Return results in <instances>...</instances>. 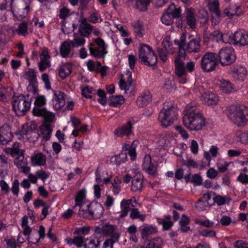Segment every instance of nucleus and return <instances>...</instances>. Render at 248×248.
Returning <instances> with one entry per match:
<instances>
[{"label": "nucleus", "mask_w": 248, "mask_h": 248, "mask_svg": "<svg viewBox=\"0 0 248 248\" xmlns=\"http://www.w3.org/2000/svg\"><path fill=\"white\" fill-rule=\"evenodd\" d=\"M72 65L70 63H66L62 65L59 69V76L62 79L68 76L72 72Z\"/></svg>", "instance_id": "36"}, {"label": "nucleus", "mask_w": 248, "mask_h": 248, "mask_svg": "<svg viewBox=\"0 0 248 248\" xmlns=\"http://www.w3.org/2000/svg\"><path fill=\"white\" fill-rule=\"evenodd\" d=\"M143 180L142 174L140 172L136 173L132 180L131 191L134 192L140 191L143 187Z\"/></svg>", "instance_id": "24"}, {"label": "nucleus", "mask_w": 248, "mask_h": 248, "mask_svg": "<svg viewBox=\"0 0 248 248\" xmlns=\"http://www.w3.org/2000/svg\"><path fill=\"white\" fill-rule=\"evenodd\" d=\"M46 103V99L44 95H40L36 96L32 113L34 116L43 117L46 121L50 123L53 121L55 115L52 112L47 110L44 107Z\"/></svg>", "instance_id": "4"}, {"label": "nucleus", "mask_w": 248, "mask_h": 248, "mask_svg": "<svg viewBox=\"0 0 248 248\" xmlns=\"http://www.w3.org/2000/svg\"><path fill=\"white\" fill-rule=\"evenodd\" d=\"M184 58L185 55L182 57L179 55V57L175 60V73L179 78V82L182 84H184L186 81V73L183 62Z\"/></svg>", "instance_id": "13"}, {"label": "nucleus", "mask_w": 248, "mask_h": 248, "mask_svg": "<svg viewBox=\"0 0 248 248\" xmlns=\"http://www.w3.org/2000/svg\"><path fill=\"white\" fill-rule=\"evenodd\" d=\"M132 133V125L130 121H128L125 124L119 127L114 131L115 135L119 137H123L124 136H128Z\"/></svg>", "instance_id": "26"}, {"label": "nucleus", "mask_w": 248, "mask_h": 248, "mask_svg": "<svg viewBox=\"0 0 248 248\" xmlns=\"http://www.w3.org/2000/svg\"><path fill=\"white\" fill-rule=\"evenodd\" d=\"M228 118L238 126H243L248 121V110L244 106H232L227 108Z\"/></svg>", "instance_id": "3"}, {"label": "nucleus", "mask_w": 248, "mask_h": 248, "mask_svg": "<svg viewBox=\"0 0 248 248\" xmlns=\"http://www.w3.org/2000/svg\"><path fill=\"white\" fill-rule=\"evenodd\" d=\"M84 211L86 216H100L103 213L104 208L101 204L93 202L86 205Z\"/></svg>", "instance_id": "15"}, {"label": "nucleus", "mask_w": 248, "mask_h": 248, "mask_svg": "<svg viewBox=\"0 0 248 248\" xmlns=\"http://www.w3.org/2000/svg\"><path fill=\"white\" fill-rule=\"evenodd\" d=\"M239 7L236 5H231L226 7L223 12V15L225 16L232 18L234 16H238V10Z\"/></svg>", "instance_id": "40"}, {"label": "nucleus", "mask_w": 248, "mask_h": 248, "mask_svg": "<svg viewBox=\"0 0 248 248\" xmlns=\"http://www.w3.org/2000/svg\"><path fill=\"white\" fill-rule=\"evenodd\" d=\"M33 220L30 222L28 218H22L21 226L23 231L24 235L27 236V240L29 243L37 244L41 239L38 235L37 231L32 232V228L31 226Z\"/></svg>", "instance_id": "8"}, {"label": "nucleus", "mask_w": 248, "mask_h": 248, "mask_svg": "<svg viewBox=\"0 0 248 248\" xmlns=\"http://www.w3.org/2000/svg\"><path fill=\"white\" fill-rule=\"evenodd\" d=\"M14 0H11L10 9L14 16H17L21 19L24 18L27 15L30 9L28 5L26 6H17L14 4Z\"/></svg>", "instance_id": "19"}, {"label": "nucleus", "mask_w": 248, "mask_h": 248, "mask_svg": "<svg viewBox=\"0 0 248 248\" xmlns=\"http://www.w3.org/2000/svg\"><path fill=\"white\" fill-rule=\"evenodd\" d=\"M248 44V35L244 31H238L234 32V43L233 45L246 46Z\"/></svg>", "instance_id": "29"}, {"label": "nucleus", "mask_w": 248, "mask_h": 248, "mask_svg": "<svg viewBox=\"0 0 248 248\" xmlns=\"http://www.w3.org/2000/svg\"><path fill=\"white\" fill-rule=\"evenodd\" d=\"M220 64L222 66H227L235 62L236 56L234 49L231 46L221 48L218 54Z\"/></svg>", "instance_id": "10"}, {"label": "nucleus", "mask_w": 248, "mask_h": 248, "mask_svg": "<svg viewBox=\"0 0 248 248\" xmlns=\"http://www.w3.org/2000/svg\"><path fill=\"white\" fill-rule=\"evenodd\" d=\"M216 54L213 52L206 53L201 60V67L204 72H210L215 69L217 65Z\"/></svg>", "instance_id": "9"}, {"label": "nucleus", "mask_w": 248, "mask_h": 248, "mask_svg": "<svg viewBox=\"0 0 248 248\" xmlns=\"http://www.w3.org/2000/svg\"><path fill=\"white\" fill-rule=\"evenodd\" d=\"M119 87L121 90H124V93L128 96L132 94L133 86L132 85V74L129 70H126L119 82Z\"/></svg>", "instance_id": "12"}, {"label": "nucleus", "mask_w": 248, "mask_h": 248, "mask_svg": "<svg viewBox=\"0 0 248 248\" xmlns=\"http://www.w3.org/2000/svg\"><path fill=\"white\" fill-rule=\"evenodd\" d=\"M177 109L170 102H166L158 114V120L161 125L165 127L172 124L177 119Z\"/></svg>", "instance_id": "2"}, {"label": "nucleus", "mask_w": 248, "mask_h": 248, "mask_svg": "<svg viewBox=\"0 0 248 248\" xmlns=\"http://www.w3.org/2000/svg\"><path fill=\"white\" fill-rule=\"evenodd\" d=\"M201 40L199 38L192 39L188 43L186 49L189 52H198L201 49Z\"/></svg>", "instance_id": "32"}, {"label": "nucleus", "mask_w": 248, "mask_h": 248, "mask_svg": "<svg viewBox=\"0 0 248 248\" xmlns=\"http://www.w3.org/2000/svg\"><path fill=\"white\" fill-rule=\"evenodd\" d=\"M134 32L140 37L143 36L144 33V29L142 25L139 23H136L134 26Z\"/></svg>", "instance_id": "63"}, {"label": "nucleus", "mask_w": 248, "mask_h": 248, "mask_svg": "<svg viewBox=\"0 0 248 248\" xmlns=\"http://www.w3.org/2000/svg\"><path fill=\"white\" fill-rule=\"evenodd\" d=\"M207 5L211 14L212 24L214 25L218 24L221 19L219 1L218 0H213L208 2Z\"/></svg>", "instance_id": "14"}, {"label": "nucleus", "mask_w": 248, "mask_h": 248, "mask_svg": "<svg viewBox=\"0 0 248 248\" xmlns=\"http://www.w3.org/2000/svg\"><path fill=\"white\" fill-rule=\"evenodd\" d=\"M162 45L166 51L168 53L173 54L175 51L172 46V44L170 42L169 37H166L164 39Z\"/></svg>", "instance_id": "53"}, {"label": "nucleus", "mask_w": 248, "mask_h": 248, "mask_svg": "<svg viewBox=\"0 0 248 248\" xmlns=\"http://www.w3.org/2000/svg\"><path fill=\"white\" fill-rule=\"evenodd\" d=\"M214 35L218 36L220 40L225 43L233 44L234 43V33L228 32L226 33L222 34L220 32L217 31H215Z\"/></svg>", "instance_id": "35"}, {"label": "nucleus", "mask_w": 248, "mask_h": 248, "mask_svg": "<svg viewBox=\"0 0 248 248\" xmlns=\"http://www.w3.org/2000/svg\"><path fill=\"white\" fill-rule=\"evenodd\" d=\"M142 237L144 239L148 236L157 233V228L153 225H147L143 226L140 230Z\"/></svg>", "instance_id": "37"}, {"label": "nucleus", "mask_w": 248, "mask_h": 248, "mask_svg": "<svg viewBox=\"0 0 248 248\" xmlns=\"http://www.w3.org/2000/svg\"><path fill=\"white\" fill-rule=\"evenodd\" d=\"M62 30L64 33L69 34L74 31V24L67 23L65 20H62Z\"/></svg>", "instance_id": "56"}, {"label": "nucleus", "mask_w": 248, "mask_h": 248, "mask_svg": "<svg viewBox=\"0 0 248 248\" xmlns=\"http://www.w3.org/2000/svg\"><path fill=\"white\" fill-rule=\"evenodd\" d=\"M100 241L96 234H93L84 240V248H96L100 245Z\"/></svg>", "instance_id": "34"}, {"label": "nucleus", "mask_w": 248, "mask_h": 248, "mask_svg": "<svg viewBox=\"0 0 248 248\" xmlns=\"http://www.w3.org/2000/svg\"><path fill=\"white\" fill-rule=\"evenodd\" d=\"M40 62L38 63L40 72H44L51 66L50 56L47 48H44L40 55Z\"/></svg>", "instance_id": "17"}, {"label": "nucleus", "mask_w": 248, "mask_h": 248, "mask_svg": "<svg viewBox=\"0 0 248 248\" xmlns=\"http://www.w3.org/2000/svg\"><path fill=\"white\" fill-rule=\"evenodd\" d=\"M31 100L28 96L20 95L13 98L12 106L17 115L25 114L31 108Z\"/></svg>", "instance_id": "6"}, {"label": "nucleus", "mask_w": 248, "mask_h": 248, "mask_svg": "<svg viewBox=\"0 0 248 248\" xmlns=\"http://www.w3.org/2000/svg\"><path fill=\"white\" fill-rule=\"evenodd\" d=\"M40 130L43 139L46 140H49L52 131V129L50 126L43 125L41 127Z\"/></svg>", "instance_id": "52"}, {"label": "nucleus", "mask_w": 248, "mask_h": 248, "mask_svg": "<svg viewBox=\"0 0 248 248\" xmlns=\"http://www.w3.org/2000/svg\"><path fill=\"white\" fill-rule=\"evenodd\" d=\"M121 180L118 177H115L112 182V192L114 195H117L121 190Z\"/></svg>", "instance_id": "49"}, {"label": "nucleus", "mask_w": 248, "mask_h": 248, "mask_svg": "<svg viewBox=\"0 0 248 248\" xmlns=\"http://www.w3.org/2000/svg\"><path fill=\"white\" fill-rule=\"evenodd\" d=\"M65 104V94L59 91H53L52 99V105L55 110H59L64 107Z\"/></svg>", "instance_id": "16"}, {"label": "nucleus", "mask_w": 248, "mask_h": 248, "mask_svg": "<svg viewBox=\"0 0 248 248\" xmlns=\"http://www.w3.org/2000/svg\"><path fill=\"white\" fill-rule=\"evenodd\" d=\"M36 174L37 175L38 179H41L44 182L49 177L50 173L40 169L36 171Z\"/></svg>", "instance_id": "61"}, {"label": "nucleus", "mask_w": 248, "mask_h": 248, "mask_svg": "<svg viewBox=\"0 0 248 248\" xmlns=\"http://www.w3.org/2000/svg\"><path fill=\"white\" fill-rule=\"evenodd\" d=\"M181 11L180 7L176 8L174 4H170L163 13L161 19L166 25H170L173 22V18L180 16Z\"/></svg>", "instance_id": "11"}, {"label": "nucleus", "mask_w": 248, "mask_h": 248, "mask_svg": "<svg viewBox=\"0 0 248 248\" xmlns=\"http://www.w3.org/2000/svg\"><path fill=\"white\" fill-rule=\"evenodd\" d=\"M28 28L27 23L23 21L19 24L17 28L14 32L23 36H26L28 34Z\"/></svg>", "instance_id": "45"}, {"label": "nucleus", "mask_w": 248, "mask_h": 248, "mask_svg": "<svg viewBox=\"0 0 248 248\" xmlns=\"http://www.w3.org/2000/svg\"><path fill=\"white\" fill-rule=\"evenodd\" d=\"M200 98L203 103L208 106L216 105L218 101L217 94L209 92L201 94Z\"/></svg>", "instance_id": "25"}, {"label": "nucleus", "mask_w": 248, "mask_h": 248, "mask_svg": "<svg viewBox=\"0 0 248 248\" xmlns=\"http://www.w3.org/2000/svg\"><path fill=\"white\" fill-rule=\"evenodd\" d=\"M103 234L110 236L111 237H112L115 233L120 234L117 231L116 226L108 224L103 227Z\"/></svg>", "instance_id": "44"}, {"label": "nucleus", "mask_w": 248, "mask_h": 248, "mask_svg": "<svg viewBox=\"0 0 248 248\" xmlns=\"http://www.w3.org/2000/svg\"><path fill=\"white\" fill-rule=\"evenodd\" d=\"M229 73L235 80H243L247 75V70L245 67L235 65L231 68Z\"/></svg>", "instance_id": "18"}, {"label": "nucleus", "mask_w": 248, "mask_h": 248, "mask_svg": "<svg viewBox=\"0 0 248 248\" xmlns=\"http://www.w3.org/2000/svg\"><path fill=\"white\" fill-rule=\"evenodd\" d=\"M24 151L19 149V144L15 142L13 144L11 149V155L12 157H15L20 155H24Z\"/></svg>", "instance_id": "54"}, {"label": "nucleus", "mask_w": 248, "mask_h": 248, "mask_svg": "<svg viewBox=\"0 0 248 248\" xmlns=\"http://www.w3.org/2000/svg\"><path fill=\"white\" fill-rule=\"evenodd\" d=\"M93 30V27L87 22L86 19H82L79 26L78 31L84 37H88Z\"/></svg>", "instance_id": "31"}, {"label": "nucleus", "mask_w": 248, "mask_h": 248, "mask_svg": "<svg viewBox=\"0 0 248 248\" xmlns=\"http://www.w3.org/2000/svg\"><path fill=\"white\" fill-rule=\"evenodd\" d=\"M71 46L69 41H64L62 44L60 52L62 58H67L69 56L71 52Z\"/></svg>", "instance_id": "39"}, {"label": "nucleus", "mask_w": 248, "mask_h": 248, "mask_svg": "<svg viewBox=\"0 0 248 248\" xmlns=\"http://www.w3.org/2000/svg\"><path fill=\"white\" fill-rule=\"evenodd\" d=\"M89 49L90 54L96 59H104L108 53L107 46L100 37L94 39L93 44H90Z\"/></svg>", "instance_id": "7"}, {"label": "nucleus", "mask_w": 248, "mask_h": 248, "mask_svg": "<svg viewBox=\"0 0 248 248\" xmlns=\"http://www.w3.org/2000/svg\"><path fill=\"white\" fill-rule=\"evenodd\" d=\"M139 60L148 66H154L157 63V57L152 48L145 44H140L139 47Z\"/></svg>", "instance_id": "5"}, {"label": "nucleus", "mask_w": 248, "mask_h": 248, "mask_svg": "<svg viewBox=\"0 0 248 248\" xmlns=\"http://www.w3.org/2000/svg\"><path fill=\"white\" fill-rule=\"evenodd\" d=\"M196 222L198 223L200 225L206 227H213L215 225H217V223L215 221H212L207 219L204 221L196 219Z\"/></svg>", "instance_id": "60"}, {"label": "nucleus", "mask_w": 248, "mask_h": 248, "mask_svg": "<svg viewBox=\"0 0 248 248\" xmlns=\"http://www.w3.org/2000/svg\"><path fill=\"white\" fill-rule=\"evenodd\" d=\"M182 122L185 127L191 131L201 130L205 125V118L193 103L186 105Z\"/></svg>", "instance_id": "1"}, {"label": "nucleus", "mask_w": 248, "mask_h": 248, "mask_svg": "<svg viewBox=\"0 0 248 248\" xmlns=\"http://www.w3.org/2000/svg\"><path fill=\"white\" fill-rule=\"evenodd\" d=\"M20 132L21 135L28 140L30 139L31 135L35 134L32 132L31 125L29 124H26L23 125Z\"/></svg>", "instance_id": "50"}, {"label": "nucleus", "mask_w": 248, "mask_h": 248, "mask_svg": "<svg viewBox=\"0 0 248 248\" xmlns=\"http://www.w3.org/2000/svg\"><path fill=\"white\" fill-rule=\"evenodd\" d=\"M132 200L123 199L120 203L121 211L120 212V217H125L128 215V213L131 210Z\"/></svg>", "instance_id": "33"}, {"label": "nucleus", "mask_w": 248, "mask_h": 248, "mask_svg": "<svg viewBox=\"0 0 248 248\" xmlns=\"http://www.w3.org/2000/svg\"><path fill=\"white\" fill-rule=\"evenodd\" d=\"M149 2L150 0H136L135 5L137 9L144 11L146 10Z\"/></svg>", "instance_id": "58"}, {"label": "nucleus", "mask_w": 248, "mask_h": 248, "mask_svg": "<svg viewBox=\"0 0 248 248\" xmlns=\"http://www.w3.org/2000/svg\"><path fill=\"white\" fill-rule=\"evenodd\" d=\"M183 164L188 168H197L198 167V163L191 158H187L186 160H184Z\"/></svg>", "instance_id": "64"}, {"label": "nucleus", "mask_w": 248, "mask_h": 248, "mask_svg": "<svg viewBox=\"0 0 248 248\" xmlns=\"http://www.w3.org/2000/svg\"><path fill=\"white\" fill-rule=\"evenodd\" d=\"M74 38L72 40H69L70 44L73 47H78L83 46L85 43V40L84 36L79 33H74Z\"/></svg>", "instance_id": "38"}, {"label": "nucleus", "mask_w": 248, "mask_h": 248, "mask_svg": "<svg viewBox=\"0 0 248 248\" xmlns=\"http://www.w3.org/2000/svg\"><path fill=\"white\" fill-rule=\"evenodd\" d=\"M86 191L84 189H81L79 191L76 195L75 198V206H79V210L84 211L86 208V205L89 204L85 202Z\"/></svg>", "instance_id": "28"}, {"label": "nucleus", "mask_w": 248, "mask_h": 248, "mask_svg": "<svg viewBox=\"0 0 248 248\" xmlns=\"http://www.w3.org/2000/svg\"><path fill=\"white\" fill-rule=\"evenodd\" d=\"M142 167L143 170L149 174L155 175L157 172V166L152 162L149 155L144 156Z\"/></svg>", "instance_id": "21"}, {"label": "nucleus", "mask_w": 248, "mask_h": 248, "mask_svg": "<svg viewBox=\"0 0 248 248\" xmlns=\"http://www.w3.org/2000/svg\"><path fill=\"white\" fill-rule=\"evenodd\" d=\"M12 139V134L10 126L4 124L0 127V143L3 145L7 144Z\"/></svg>", "instance_id": "22"}, {"label": "nucleus", "mask_w": 248, "mask_h": 248, "mask_svg": "<svg viewBox=\"0 0 248 248\" xmlns=\"http://www.w3.org/2000/svg\"><path fill=\"white\" fill-rule=\"evenodd\" d=\"M15 157L14 164L20 170V171L26 174L29 173L31 168L28 166L27 160L25 158L24 155H20Z\"/></svg>", "instance_id": "20"}, {"label": "nucleus", "mask_w": 248, "mask_h": 248, "mask_svg": "<svg viewBox=\"0 0 248 248\" xmlns=\"http://www.w3.org/2000/svg\"><path fill=\"white\" fill-rule=\"evenodd\" d=\"M29 84L28 87L29 91L31 92L33 94H37L38 93V82L37 80L31 81L29 82Z\"/></svg>", "instance_id": "62"}, {"label": "nucleus", "mask_w": 248, "mask_h": 248, "mask_svg": "<svg viewBox=\"0 0 248 248\" xmlns=\"http://www.w3.org/2000/svg\"><path fill=\"white\" fill-rule=\"evenodd\" d=\"M127 159V153H122L118 155L112 156L110 159L112 164L120 165L124 163Z\"/></svg>", "instance_id": "41"}, {"label": "nucleus", "mask_w": 248, "mask_h": 248, "mask_svg": "<svg viewBox=\"0 0 248 248\" xmlns=\"http://www.w3.org/2000/svg\"><path fill=\"white\" fill-rule=\"evenodd\" d=\"M46 163V156L41 152L34 153L31 157V163L33 167L45 166Z\"/></svg>", "instance_id": "23"}, {"label": "nucleus", "mask_w": 248, "mask_h": 248, "mask_svg": "<svg viewBox=\"0 0 248 248\" xmlns=\"http://www.w3.org/2000/svg\"><path fill=\"white\" fill-rule=\"evenodd\" d=\"M186 38V34L185 33H183L181 37L180 40H175L174 41L175 44L179 46V55L180 56L183 57L185 54V50L184 49L185 45V42Z\"/></svg>", "instance_id": "42"}, {"label": "nucleus", "mask_w": 248, "mask_h": 248, "mask_svg": "<svg viewBox=\"0 0 248 248\" xmlns=\"http://www.w3.org/2000/svg\"><path fill=\"white\" fill-rule=\"evenodd\" d=\"M152 96L148 91L144 92L138 97L137 104L140 108L147 106L152 101Z\"/></svg>", "instance_id": "30"}, {"label": "nucleus", "mask_w": 248, "mask_h": 248, "mask_svg": "<svg viewBox=\"0 0 248 248\" xmlns=\"http://www.w3.org/2000/svg\"><path fill=\"white\" fill-rule=\"evenodd\" d=\"M163 244L162 240L160 238H157L150 240L146 246L140 248H160Z\"/></svg>", "instance_id": "46"}, {"label": "nucleus", "mask_w": 248, "mask_h": 248, "mask_svg": "<svg viewBox=\"0 0 248 248\" xmlns=\"http://www.w3.org/2000/svg\"><path fill=\"white\" fill-rule=\"evenodd\" d=\"M229 164L230 163L226 162L223 159H218L217 163V169L221 172L226 171Z\"/></svg>", "instance_id": "57"}, {"label": "nucleus", "mask_w": 248, "mask_h": 248, "mask_svg": "<svg viewBox=\"0 0 248 248\" xmlns=\"http://www.w3.org/2000/svg\"><path fill=\"white\" fill-rule=\"evenodd\" d=\"M120 237V234H117L115 233L112 237L106 240L103 246V248H108L110 247V248H113V244L117 242Z\"/></svg>", "instance_id": "51"}, {"label": "nucleus", "mask_w": 248, "mask_h": 248, "mask_svg": "<svg viewBox=\"0 0 248 248\" xmlns=\"http://www.w3.org/2000/svg\"><path fill=\"white\" fill-rule=\"evenodd\" d=\"M124 102V98L122 95H115L111 96L109 100V105L113 107H118L122 105Z\"/></svg>", "instance_id": "47"}, {"label": "nucleus", "mask_w": 248, "mask_h": 248, "mask_svg": "<svg viewBox=\"0 0 248 248\" xmlns=\"http://www.w3.org/2000/svg\"><path fill=\"white\" fill-rule=\"evenodd\" d=\"M138 143V141H133L131 144H126L124 145V148L128 151L127 154L131 157L132 160L135 159L136 157V145Z\"/></svg>", "instance_id": "43"}, {"label": "nucleus", "mask_w": 248, "mask_h": 248, "mask_svg": "<svg viewBox=\"0 0 248 248\" xmlns=\"http://www.w3.org/2000/svg\"><path fill=\"white\" fill-rule=\"evenodd\" d=\"M186 24L192 29H194L196 27L197 18L195 11L192 8L186 9L185 12Z\"/></svg>", "instance_id": "27"}, {"label": "nucleus", "mask_w": 248, "mask_h": 248, "mask_svg": "<svg viewBox=\"0 0 248 248\" xmlns=\"http://www.w3.org/2000/svg\"><path fill=\"white\" fill-rule=\"evenodd\" d=\"M89 21L93 23L100 22L101 18L98 12L95 10L91 13L89 17Z\"/></svg>", "instance_id": "59"}, {"label": "nucleus", "mask_w": 248, "mask_h": 248, "mask_svg": "<svg viewBox=\"0 0 248 248\" xmlns=\"http://www.w3.org/2000/svg\"><path fill=\"white\" fill-rule=\"evenodd\" d=\"M24 78L29 82L37 80L36 71L33 69H28L25 73Z\"/></svg>", "instance_id": "55"}, {"label": "nucleus", "mask_w": 248, "mask_h": 248, "mask_svg": "<svg viewBox=\"0 0 248 248\" xmlns=\"http://www.w3.org/2000/svg\"><path fill=\"white\" fill-rule=\"evenodd\" d=\"M220 88L223 92L226 93H229L232 92L233 89L231 83L229 81L224 79L220 81Z\"/></svg>", "instance_id": "48"}]
</instances>
